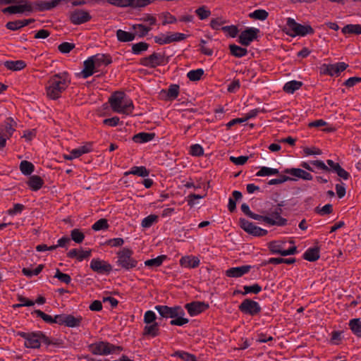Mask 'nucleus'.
<instances>
[{
	"instance_id": "64",
	"label": "nucleus",
	"mask_w": 361,
	"mask_h": 361,
	"mask_svg": "<svg viewBox=\"0 0 361 361\" xmlns=\"http://www.w3.org/2000/svg\"><path fill=\"white\" fill-rule=\"evenodd\" d=\"M6 27L10 30H13V31L18 30L23 27L21 20H18L8 22L6 24Z\"/></svg>"
},
{
	"instance_id": "35",
	"label": "nucleus",
	"mask_w": 361,
	"mask_h": 361,
	"mask_svg": "<svg viewBox=\"0 0 361 361\" xmlns=\"http://www.w3.org/2000/svg\"><path fill=\"white\" fill-rule=\"evenodd\" d=\"M330 169V171L336 173L343 180H348L350 175L344 169H343L338 163H335L332 166L329 167Z\"/></svg>"
},
{
	"instance_id": "19",
	"label": "nucleus",
	"mask_w": 361,
	"mask_h": 361,
	"mask_svg": "<svg viewBox=\"0 0 361 361\" xmlns=\"http://www.w3.org/2000/svg\"><path fill=\"white\" fill-rule=\"evenodd\" d=\"M96 72H98V71L90 56L83 62V69L79 73V75L84 79H87Z\"/></svg>"
},
{
	"instance_id": "40",
	"label": "nucleus",
	"mask_w": 361,
	"mask_h": 361,
	"mask_svg": "<svg viewBox=\"0 0 361 361\" xmlns=\"http://www.w3.org/2000/svg\"><path fill=\"white\" fill-rule=\"evenodd\" d=\"M82 320V317H74L72 314H66V326L71 328L78 327Z\"/></svg>"
},
{
	"instance_id": "1",
	"label": "nucleus",
	"mask_w": 361,
	"mask_h": 361,
	"mask_svg": "<svg viewBox=\"0 0 361 361\" xmlns=\"http://www.w3.org/2000/svg\"><path fill=\"white\" fill-rule=\"evenodd\" d=\"M71 78L66 71L51 75L46 85V93L49 98L56 100L61 97L62 93L68 88Z\"/></svg>"
},
{
	"instance_id": "53",
	"label": "nucleus",
	"mask_w": 361,
	"mask_h": 361,
	"mask_svg": "<svg viewBox=\"0 0 361 361\" xmlns=\"http://www.w3.org/2000/svg\"><path fill=\"white\" fill-rule=\"evenodd\" d=\"M173 357H177L183 360V361H192L195 360V355L183 350H177L173 355Z\"/></svg>"
},
{
	"instance_id": "6",
	"label": "nucleus",
	"mask_w": 361,
	"mask_h": 361,
	"mask_svg": "<svg viewBox=\"0 0 361 361\" xmlns=\"http://www.w3.org/2000/svg\"><path fill=\"white\" fill-rule=\"evenodd\" d=\"M88 348L92 353L98 355H108L115 353L116 350H122L121 347L104 341L92 343L89 345Z\"/></svg>"
},
{
	"instance_id": "11",
	"label": "nucleus",
	"mask_w": 361,
	"mask_h": 361,
	"mask_svg": "<svg viewBox=\"0 0 361 361\" xmlns=\"http://www.w3.org/2000/svg\"><path fill=\"white\" fill-rule=\"evenodd\" d=\"M348 65L344 62H338L332 64H323L320 68L321 73L330 76H338L341 72L348 68Z\"/></svg>"
},
{
	"instance_id": "33",
	"label": "nucleus",
	"mask_w": 361,
	"mask_h": 361,
	"mask_svg": "<svg viewBox=\"0 0 361 361\" xmlns=\"http://www.w3.org/2000/svg\"><path fill=\"white\" fill-rule=\"evenodd\" d=\"M116 35L117 39L121 42H132L135 39L134 33L126 32L121 29L116 30Z\"/></svg>"
},
{
	"instance_id": "18",
	"label": "nucleus",
	"mask_w": 361,
	"mask_h": 361,
	"mask_svg": "<svg viewBox=\"0 0 361 361\" xmlns=\"http://www.w3.org/2000/svg\"><path fill=\"white\" fill-rule=\"evenodd\" d=\"M283 172L284 173L291 175L293 176V178H295V180L298 178L302 179L304 180H311L313 179V176L310 173L299 168L286 169Z\"/></svg>"
},
{
	"instance_id": "45",
	"label": "nucleus",
	"mask_w": 361,
	"mask_h": 361,
	"mask_svg": "<svg viewBox=\"0 0 361 361\" xmlns=\"http://www.w3.org/2000/svg\"><path fill=\"white\" fill-rule=\"evenodd\" d=\"M149 48V44L144 42H140L132 45V53L135 55H140Z\"/></svg>"
},
{
	"instance_id": "39",
	"label": "nucleus",
	"mask_w": 361,
	"mask_h": 361,
	"mask_svg": "<svg viewBox=\"0 0 361 361\" xmlns=\"http://www.w3.org/2000/svg\"><path fill=\"white\" fill-rule=\"evenodd\" d=\"M132 29L135 31V32H133L135 36L137 35L140 37L145 36L151 30L149 26H146L142 24H135L132 26Z\"/></svg>"
},
{
	"instance_id": "25",
	"label": "nucleus",
	"mask_w": 361,
	"mask_h": 361,
	"mask_svg": "<svg viewBox=\"0 0 361 361\" xmlns=\"http://www.w3.org/2000/svg\"><path fill=\"white\" fill-rule=\"evenodd\" d=\"M15 123L14 121L11 118H8L4 122V125L1 126V135L4 136V137L8 139L15 131V128L13 127V124Z\"/></svg>"
},
{
	"instance_id": "13",
	"label": "nucleus",
	"mask_w": 361,
	"mask_h": 361,
	"mask_svg": "<svg viewBox=\"0 0 361 361\" xmlns=\"http://www.w3.org/2000/svg\"><path fill=\"white\" fill-rule=\"evenodd\" d=\"M281 209L278 207L265 216L264 221L270 225L284 226L287 220L281 216Z\"/></svg>"
},
{
	"instance_id": "57",
	"label": "nucleus",
	"mask_w": 361,
	"mask_h": 361,
	"mask_svg": "<svg viewBox=\"0 0 361 361\" xmlns=\"http://www.w3.org/2000/svg\"><path fill=\"white\" fill-rule=\"evenodd\" d=\"M190 153L194 157H200L204 154V149L199 144H194L190 146Z\"/></svg>"
},
{
	"instance_id": "9",
	"label": "nucleus",
	"mask_w": 361,
	"mask_h": 361,
	"mask_svg": "<svg viewBox=\"0 0 361 361\" xmlns=\"http://www.w3.org/2000/svg\"><path fill=\"white\" fill-rule=\"evenodd\" d=\"M68 18L72 24L79 25L90 21L92 16L89 11L81 8H76L69 13Z\"/></svg>"
},
{
	"instance_id": "38",
	"label": "nucleus",
	"mask_w": 361,
	"mask_h": 361,
	"mask_svg": "<svg viewBox=\"0 0 361 361\" xmlns=\"http://www.w3.org/2000/svg\"><path fill=\"white\" fill-rule=\"evenodd\" d=\"M341 32L344 34L361 35V25L360 24H348L345 25Z\"/></svg>"
},
{
	"instance_id": "63",
	"label": "nucleus",
	"mask_w": 361,
	"mask_h": 361,
	"mask_svg": "<svg viewBox=\"0 0 361 361\" xmlns=\"http://www.w3.org/2000/svg\"><path fill=\"white\" fill-rule=\"evenodd\" d=\"M226 35H229L231 37H235L238 32V28L234 25L231 26H224L221 28Z\"/></svg>"
},
{
	"instance_id": "58",
	"label": "nucleus",
	"mask_w": 361,
	"mask_h": 361,
	"mask_svg": "<svg viewBox=\"0 0 361 361\" xmlns=\"http://www.w3.org/2000/svg\"><path fill=\"white\" fill-rule=\"evenodd\" d=\"M109 226L107 220L105 219H101L97 221L92 226V228L94 231H101L107 228Z\"/></svg>"
},
{
	"instance_id": "56",
	"label": "nucleus",
	"mask_w": 361,
	"mask_h": 361,
	"mask_svg": "<svg viewBox=\"0 0 361 361\" xmlns=\"http://www.w3.org/2000/svg\"><path fill=\"white\" fill-rule=\"evenodd\" d=\"M32 314H36L37 317H39L41 319H42L43 321H44L46 323L54 324V317H52L51 316H50L49 314H45L40 310H34V312Z\"/></svg>"
},
{
	"instance_id": "48",
	"label": "nucleus",
	"mask_w": 361,
	"mask_h": 361,
	"mask_svg": "<svg viewBox=\"0 0 361 361\" xmlns=\"http://www.w3.org/2000/svg\"><path fill=\"white\" fill-rule=\"evenodd\" d=\"M267 233V231L259 226H257L252 223L250 222V235L253 236H264Z\"/></svg>"
},
{
	"instance_id": "7",
	"label": "nucleus",
	"mask_w": 361,
	"mask_h": 361,
	"mask_svg": "<svg viewBox=\"0 0 361 361\" xmlns=\"http://www.w3.org/2000/svg\"><path fill=\"white\" fill-rule=\"evenodd\" d=\"M286 242L275 240L269 243V249L272 254H279L281 256L293 255L298 253L295 246L286 249Z\"/></svg>"
},
{
	"instance_id": "17",
	"label": "nucleus",
	"mask_w": 361,
	"mask_h": 361,
	"mask_svg": "<svg viewBox=\"0 0 361 361\" xmlns=\"http://www.w3.org/2000/svg\"><path fill=\"white\" fill-rule=\"evenodd\" d=\"M90 267L94 271L99 274H109L112 269V267L110 264L99 259L94 258L91 260Z\"/></svg>"
},
{
	"instance_id": "36",
	"label": "nucleus",
	"mask_w": 361,
	"mask_h": 361,
	"mask_svg": "<svg viewBox=\"0 0 361 361\" xmlns=\"http://www.w3.org/2000/svg\"><path fill=\"white\" fill-rule=\"evenodd\" d=\"M269 16V13L262 8L255 9V11L250 12V18H252L255 20L259 21H264L267 19Z\"/></svg>"
},
{
	"instance_id": "5",
	"label": "nucleus",
	"mask_w": 361,
	"mask_h": 361,
	"mask_svg": "<svg viewBox=\"0 0 361 361\" xmlns=\"http://www.w3.org/2000/svg\"><path fill=\"white\" fill-rule=\"evenodd\" d=\"M286 27L288 30L287 34L293 37L296 35L304 37L314 33V30L310 25L298 23L292 18L286 19Z\"/></svg>"
},
{
	"instance_id": "59",
	"label": "nucleus",
	"mask_w": 361,
	"mask_h": 361,
	"mask_svg": "<svg viewBox=\"0 0 361 361\" xmlns=\"http://www.w3.org/2000/svg\"><path fill=\"white\" fill-rule=\"evenodd\" d=\"M54 278L58 279L60 281L66 284H69L71 281V276L67 274L61 272L59 269H56V271L54 274Z\"/></svg>"
},
{
	"instance_id": "29",
	"label": "nucleus",
	"mask_w": 361,
	"mask_h": 361,
	"mask_svg": "<svg viewBox=\"0 0 361 361\" xmlns=\"http://www.w3.org/2000/svg\"><path fill=\"white\" fill-rule=\"evenodd\" d=\"M302 85V82L293 80L286 82L283 90L288 94H293L296 90L300 89Z\"/></svg>"
},
{
	"instance_id": "20",
	"label": "nucleus",
	"mask_w": 361,
	"mask_h": 361,
	"mask_svg": "<svg viewBox=\"0 0 361 361\" xmlns=\"http://www.w3.org/2000/svg\"><path fill=\"white\" fill-rule=\"evenodd\" d=\"M179 263L182 267L188 269H195L199 267L200 264V260L196 256L185 255L180 259Z\"/></svg>"
},
{
	"instance_id": "43",
	"label": "nucleus",
	"mask_w": 361,
	"mask_h": 361,
	"mask_svg": "<svg viewBox=\"0 0 361 361\" xmlns=\"http://www.w3.org/2000/svg\"><path fill=\"white\" fill-rule=\"evenodd\" d=\"M44 269L43 264H39L35 269H31L30 268H23L22 269V273L24 276L27 278H32L34 276L39 275Z\"/></svg>"
},
{
	"instance_id": "46",
	"label": "nucleus",
	"mask_w": 361,
	"mask_h": 361,
	"mask_svg": "<svg viewBox=\"0 0 361 361\" xmlns=\"http://www.w3.org/2000/svg\"><path fill=\"white\" fill-rule=\"evenodd\" d=\"M204 70L202 68H197L191 70L187 73V77L191 81H198L204 75Z\"/></svg>"
},
{
	"instance_id": "62",
	"label": "nucleus",
	"mask_w": 361,
	"mask_h": 361,
	"mask_svg": "<svg viewBox=\"0 0 361 361\" xmlns=\"http://www.w3.org/2000/svg\"><path fill=\"white\" fill-rule=\"evenodd\" d=\"M74 47V44L65 42L59 44L58 49L61 53L67 54L69 53Z\"/></svg>"
},
{
	"instance_id": "52",
	"label": "nucleus",
	"mask_w": 361,
	"mask_h": 361,
	"mask_svg": "<svg viewBox=\"0 0 361 361\" xmlns=\"http://www.w3.org/2000/svg\"><path fill=\"white\" fill-rule=\"evenodd\" d=\"M295 262V258H282V257H271L269 259V263L272 264H279L285 263L287 264H292Z\"/></svg>"
},
{
	"instance_id": "4",
	"label": "nucleus",
	"mask_w": 361,
	"mask_h": 361,
	"mask_svg": "<svg viewBox=\"0 0 361 361\" xmlns=\"http://www.w3.org/2000/svg\"><path fill=\"white\" fill-rule=\"evenodd\" d=\"M133 250L126 247L123 248L117 252V265L126 271L137 267L138 262L133 257Z\"/></svg>"
},
{
	"instance_id": "27",
	"label": "nucleus",
	"mask_w": 361,
	"mask_h": 361,
	"mask_svg": "<svg viewBox=\"0 0 361 361\" xmlns=\"http://www.w3.org/2000/svg\"><path fill=\"white\" fill-rule=\"evenodd\" d=\"M159 334V324L158 322L146 324L143 329L145 336L156 337Z\"/></svg>"
},
{
	"instance_id": "10",
	"label": "nucleus",
	"mask_w": 361,
	"mask_h": 361,
	"mask_svg": "<svg viewBox=\"0 0 361 361\" xmlns=\"http://www.w3.org/2000/svg\"><path fill=\"white\" fill-rule=\"evenodd\" d=\"M108 2L121 8L130 7L132 8H143L151 4V0H108Z\"/></svg>"
},
{
	"instance_id": "2",
	"label": "nucleus",
	"mask_w": 361,
	"mask_h": 361,
	"mask_svg": "<svg viewBox=\"0 0 361 361\" xmlns=\"http://www.w3.org/2000/svg\"><path fill=\"white\" fill-rule=\"evenodd\" d=\"M109 102L113 111L124 115H130L134 109L130 99L122 92L114 93L109 99Z\"/></svg>"
},
{
	"instance_id": "50",
	"label": "nucleus",
	"mask_w": 361,
	"mask_h": 361,
	"mask_svg": "<svg viewBox=\"0 0 361 361\" xmlns=\"http://www.w3.org/2000/svg\"><path fill=\"white\" fill-rule=\"evenodd\" d=\"M179 85H171L167 90V99L169 100H173L176 99L179 94Z\"/></svg>"
},
{
	"instance_id": "15",
	"label": "nucleus",
	"mask_w": 361,
	"mask_h": 361,
	"mask_svg": "<svg viewBox=\"0 0 361 361\" xmlns=\"http://www.w3.org/2000/svg\"><path fill=\"white\" fill-rule=\"evenodd\" d=\"M34 11V8L30 2L25 1V4L20 5L10 6L2 9L4 13H23L25 12L31 13Z\"/></svg>"
},
{
	"instance_id": "49",
	"label": "nucleus",
	"mask_w": 361,
	"mask_h": 361,
	"mask_svg": "<svg viewBox=\"0 0 361 361\" xmlns=\"http://www.w3.org/2000/svg\"><path fill=\"white\" fill-rule=\"evenodd\" d=\"M71 240L76 243H81L85 239V234L78 228H74L71 231Z\"/></svg>"
},
{
	"instance_id": "26",
	"label": "nucleus",
	"mask_w": 361,
	"mask_h": 361,
	"mask_svg": "<svg viewBox=\"0 0 361 361\" xmlns=\"http://www.w3.org/2000/svg\"><path fill=\"white\" fill-rule=\"evenodd\" d=\"M154 137V133L141 132L133 135V140L136 143L142 144L152 141Z\"/></svg>"
},
{
	"instance_id": "55",
	"label": "nucleus",
	"mask_w": 361,
	"mask_h": 361,
	"mask_svg": "<svg viewBox=\"0 0 361 361\" xmlns=\"http://www.w3.org/2000/svg\"><path fill=\"white\" fill-rule=\"evenodd\" d=\"M262 311V307L258 302L250 299V315H258Z\"/></svg>"
},
{
	"instance_id": "47",
	"label": "nucleus",
	"mask_w": 361,
	"mask_h": 361,
	"mask_svg": "<svg viewBox=\"0 0 361 361\" xmlns=\"http://www.w3.org/2000/svg\"><path fill=\"white\" fill-rule=\"evenodd\" d=\"M230 51L232 55L236 57H242L247 54V49L242 48L236 44H231L229 46Z\"/></svg>"
},
{
	"instance_id": "3",
	"label": "nucleus",
	"mask_w": 361,
	"mask_h": 361,
	"mask_svg": "<svg viewBox=\"0 0 361 361\" xmlns=\"http://www.w3.org/2000/svg\"><path fill=\"white\" fill-rule=\"evenodd\" d=\"M17 336L25 339L24 345L27 348L37 349L43 343L47 346L52 344L51 341L40 331L31 332L18 331Z\"/></svg>"
},
{
	"instance_id": "8",
	"label": "nucleus",
	"mask_w": 361,
	"mask_h": 361,
	"mask_svg": "<svg viewBox=\"0 0 361 361\" xmlns=\"http://www.w3.org/2000/svg\"><path fill=\"white\" fill-rule=\"evenodd\" d=\"M186 38V35L180 32L161 33L154 37V42L160 45L171 44L172 42H180Z\"/></svg>"
},
{
	"instance_id": "30",
	"label": "nucleus",
	"mask_w": 361,
	"mask_h": 361,
	"mask_svg": "<svg viewBox=\"0 0 361 361\" xmlns=\"http://www.w3.org/2000/svg\"><path fill=\"white\" fill-rule=\"evenodd\" d=\"M4 66L11 71H18L26 66V63L23 60L6 61L4 63Z\"/></svg>"
},
{
	"instance_id": "32",
	"label": "nucleus",
	"mask_w": 361,
	"mask_h": 361,
	"mask_svg": "<svg viewBox=\"0 0 361 361\" xmlns=\"http://www.w3.org/2000/svg\"><path fill=\"white\" fill-rule=\"evenodd\" d=\"M44 180L38 176H31L27 181L28 186L33 190H39L43 185Z\"/></svg>"
},
{
	"instance_id": "14",
	"label": "nucleus",
	"mask_w": 361,
	"mask_h": 361,
	"mask_svg": "<svg viewBox=\"0 0 361 361\" xmlns=\"http://www.w3.org/2000/svg\"><path fill=\"white\" fill-rule=\"evenodd\" d=\"M181 308L180 306L176 305L173 307H169L167 305H156L154 307V309L158 312L159 315L162 318L168 319V318H173L175 316L180 315V309Z\"/></svg>"
},
{
	"instance_id": "37",
	"label": "nucleus",
	"mask_w": 361,
	"mask_h": 361,
	"mask_svg": "<svg viewBox=\"0 0 361 361\" xmlns=\"http://www.w3.org/2000/svg\"><path fill=\"white\" fill-rule=\"evenodd\" d=\"M180 315L178 314V316H175V317L172 318L170 322L171 325L182 326L189 322V319L184 317L185 312L182 307L180 309Z\"/></svg>"
},
{
	"instance_id": "31",
	"label": "nucleus",
	"mask_w": 361,
	"mask_h": 361,
	"mask_svg": "<svg viewBox=\"0 0 361 361\" xmlns=\"http://www.w3.org/2000/svg\"><path fill=\"white\" fill-rule=\"evenodd\" d=\"M348 326L355 336L361 338V319L360 318L351 319L348 322Z\"/></svg>"
},
{
	"instance_id": "28",
	"label": "nucleus",
	"mask_w": 361,
	"mask_h": 361,
	"mask_svg": "<svg viewBox=\"0 0 361 361\" xmlns=\"http://www.w3.org/2000/svg\"><path fill=\"white\" fill-rule=\"evenodd\" d=\"M242 193L238 190H233L232 195L228 198V209L231 212L236 210V202L241 200Z\"/></svg>"
},
{
	"instance_id": "51",
	"label": "nucleus",
	"mask_w": 361,
	"mask_h": 361,
	"mask_svg": "<svg viewBox=\"0 0 361 361\" xmlns=\"http://www.w3.org/2000/svg\"><path fill=\"white\" fill-rule=\"evenodd\" d=\"M133 175H136L140 177H147L149 175V171L145 166H133L131 172Z\"/></svg>"
},
{
	"instance_id": "60",
	"label": "nucleus",
	"mask_w": 361,
	"mask_h": 361,
	"mask_svg": "<svg viewBox=\"0 0 361 361\" xmlns=\"http://www.w3.org/2000/svg\"><path fill=\"white\" fill-rule=\"evenodd\" d=\"M195 13L200 20H204L211 15V11L207 9V8L204 6L198 8L195 11Z\"/></svg>"
},
{
	"instance_id": "23",
	"label": "nucleus",
	"mask_w": 361,
	"mask_h": 361,
	"mask_svg": "<svg viewBox=\"0 0 361 361\" xmlns=\"http://www.w3.org/2000/svg\"><path fill=\"white\" fill-rule=\"evenodd\" d=\"M248 272V265L231 267L226 271L228 277L238 278Z\"/></svg>"
},
{
	"instance_id": "34",
	"label": "nucleus",
	"mask_w": 361,
	"mask_h": 361,
	"mask_svg": "<svg viewBox=\"0 0 361 361\" xmlns=\"http://www.w3.org/2000/svg\"><path fill=\"white\" fill-rule=\"evenodd\" d=\"M166 258V255H161L155 258L146 260L145 265L150 269L157 268L163 264Z\"/></svg>"
},
{
	"instance_id": "42",
	"label": "nucleus",
	"mask_w": 361,
	"mask_h": 361,
	"mask_svg": "<svg viewBox=\"0 0 361 361\" xmlns=\"http://www.w3.org/2000/svg\"><path fill=\"white\" fill-rule=\"evenodd\" d=\"M159 221V216L155 214H150L145 217L141 222V226L144 228H150L154 224L157 223Z\"/></svg>"
},
{
	"instance_id": "12",
	"label": "nucleus",
	"mask_w": 361,
	"mask_h": 361,
	"mask_svg": "<svg viewBox=\"0 0 361 361\" xmlns=\"http://www.w3.org/2000/svg\"><path fill=\"white\" fill-rule=\"evenodd\" d=\"M140 63L145 67L155 68L164 63V57L160 53L154 52L149 56L141 59Z\"/></svg>"
},
{
	"instance_id": "44",
	"label": "nucleus",
	"mask_w": 361,
	"mask_h": 361,
	"mask_svg": "<svg viewBox=\"0 0 361 361\" xmlns=\"http://www.w3.org/2000/svg\"><path fill=\"white\" fill-rule=\"evenodd\" d=\"M279 173V171L276 169H273L267 166H262L260 169L256 173V176H269L273 175H277Z\"/></svg>"
},
{
	"instance_id": "22",
	"label": "nucleus",
	"mask_w": 361,
	"mask_h": 361,
	"mask_svg": "<svg viewBox=\"0 0 361 361\" xmlns=\"http://www.w3.org/2000/svg\"><path fill=\"white\" fill-rule=\"evenodd\" d=\"M90 58L93 61L98 71L102 66H106L111 63V59L109 56L102 54H95L90 56Z\"/></svg>"
},
{
	"instance_id": "16",
	"label": "nucleus",
	"mask_w": 361,
	"mask_h": 361,
	"mask_svg": "<svg viewBox=\"0 0 361 361\" xmlns=\"http://www.w3.org/2000/svg\"><path fill=\"white\" fill-rule=\"evenodd\" d=\"M208 307L209 305L207 303L201 301H194L185 305V308L191 317L198 315Z\"/></svg>"
},
{
	"instance_id": "21",
	"label": "nucleus",
	"mask_w": 361,
	"mask_h": 361,
	"mask_svg": "<svg viewBox=\"0 0 361 361\" xmlns=\"http://www.w3.org/2000/svg\"><path fill=\"white\" fill-rule=\"evenodd\" d=\"M91 152V145H86L78 148L73 149L71 151L69 154H64L63 157L66 160H72L82 156V154H87Z\"/></svg>"
},
{
	"instance_id": "41",
	"label": "nucleus",
	"mask_w": 361,
	"mask_h": 361,
	"mask_svg": "<svg viewBox=\"0 0 361 361\" xmlns=\"http://www.w3.org/2000/svg\"><path fill=\"white\" fill-rule=\"evenodd\" d=\"M20 171L25 176L30 175L35 170V166L30 161L23 160L19 166Z\"/></svg>"
},
{
	"instance_id": "24",
	"label": "nucleus",
	"mask_w": 361,
	"mask_h": 361,
	"mask_svg": "<svg viewBox=\"0 0 361 361\" xmlns=\"http://www.w3.org/2000/svg\"><path fill=\"white\" fill-rule=\"evenodd\" d=\"M320 247L318 246L311 247L307 249L303 254V258L309 262H315L320 257Z\"/></svg>"
},
{
	"instance_id": "61",
	"label": "nucleus",
	"mask_w": 361,
	"mask_h": 361,
	"mask_svg": "<svg viewBox=\"0 0 361 361\" xmlns=\"http://www.w3.org/2000/svg\"><path fill=\"white\" fill-rule=\"evenodd\" d=\"M288 180L295 181V178H291V177L287 176H281V177L279 178L271 179L268 182V184L269 185H279V184H281V183H283L286 181H288Z\"/></svg>"
},
{
	"instance_id": "54",
	"label": "nucleus",
	"mask_w": 361,
	"mask_h": 361,
	"mask_svg": "<svg viewBox=\"0 0 361 361\" xmlns=\"http://www.w3.org/2000/svg\"><path fill=\"white\" fill-rule=\"evenodd\" d=\"M157 317L154 312H153L152 310H147L144 314L143 322L146 324L157 323Z\"/></svg>"
}]
</instances>
